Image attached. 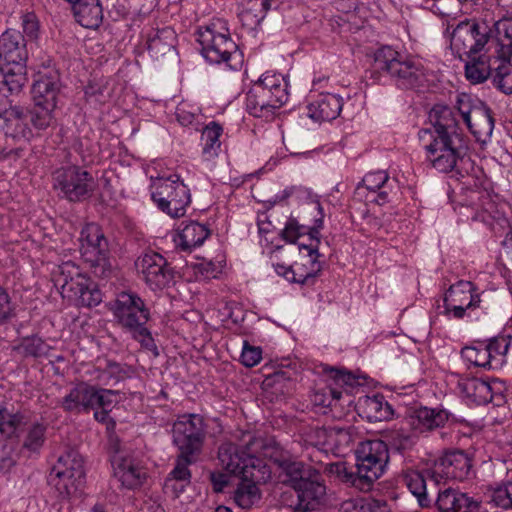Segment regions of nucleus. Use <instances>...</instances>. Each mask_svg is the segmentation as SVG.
Instances as JSON below:
<instances>
[{
    "label": "nucleus",
    "mask_w": 512,
    "mask_h": 512,
    "mask_svg": "<svg viewBox=\"0 0 512 512\" xmlns=\"http://www.w3.org/2000/svg\"><path fill=\"white\" fill-rule=\"evenodd\" d=\"M21 27L24 38L28 40H37L40 32V23L38 17L33 12H26L21 15Z\"/></svg>",
    "instance_id": "obj_58"
},
{
    "label": "nucleus",
    "mask_w": 512,
    "mask_h": 512,
    "mask_svg": "<svg viewBox=\"0 0 512 512\" xmlns=\"http://www.w3.org/2000/svg\"><path fill=\"white\" fill-rule=\"evenodd\" d=\"M364 408L370 421H386L393 417L394 410L382 394L366 397Z\"/></svg>",
    "instance_id": "obj_43"
},
{
    "label": "nucleus",
    "mask_w": 512,
    "mask_h": 512,
    "mask_svg": "<svg viewBox=\"0 0 512 512\" xmlns=\"http://www.w3.org/2000/svg\"><path fill=\"white\" fill-rule=\"evenodd\" d=\"M493 27L499 45L498 56L512 66V18L501 19Z\"/></svg>",
    "instance_id": "obj_42"
},
{
    "label": "nucleus",
    "mask_w": 512,
    "mask_h": 512,
    "mask_svg": "<svg viewBox=\"0 0 512 512\" xmlns=\"http://www.w3.org/2000/svg\"><path fill=\"white\" fill-rule=\"evenodd\" d=\"M77 23L88 29H97L103 21L100 0H73L68 3Z\"/></svg>",
    "instance_id": "obj_33"
},
{
    "label": "nucleus",
    "mask_w": 512,
    "mask_h": 512,
    "mask_svg": "<svg viewBox=\"0 0 512 512\" xmlns=\"http://www.w3.org/2000/svg\"><path fill=\"white\" fill-rule=\"evenodd\" d=\"M223 127L216 121L209 122L202 131V158L210 161L218 156L221 147L220 137Z\"/></svg>",
    "instance_id": "obj_39"
},
{
    "label": "nucleus",
    "mask_w": 512,
    "mask_h": 512,
    "mask_svg": "<svg viewBox=\"0 0 512 512\" xmlns=\"http://www.w3.org/2000/svg\"><path fill=\"white\" fill-rule=\"evenodd\" d=\"M173 443L179 452L198 456L205 441L206 424L199 414H184L174 422Z\"/></svg>",
    "instance_id": "obj_17"
},
{
    "label": "nucleus",
    "mask_w": 512,
    "mask_h": 512,
    "mask_svg": "<svg viewBox=\"0 0 512 512\" xmlns=\"http://www.w3.org/2000/svg\"><path fill=\"white\" fill-rule=\"evenodd\" d=\"M197 41L201 55L211 64L224 65L230 70H240L244 61L242 51L231 38L226 22L217 19L198 29Z\"/></svg>",
    "instance_id": "obj_6"
},
{
    "label": "nucleus",
    "mask_w": 512,
    "mask_h": 512,
    "mask_svg": "<svg viewBox=\"0 0 512 512\" xmlns=\"http://www.w3.org/2000/svg\"><path fill=\"white\" fill-rule=\"evenodd\" d=\"M110 462L113 479L122 489L135 490L140 488L147 478V472L133 457L132 452L125 448L117 438L109 443Z\"/></svg>",
    "instance_id": "obj_13"
},
{
    "label": "nucleus",
    "mask_w": 512,
    "mask_h": 512,
    "mask_svg": "<svg viewBox=\"0 0 512 512\" xmlns=\"http://www.w3.org/2000/svg\"><path fill=\"white\" fill-rule=\"evenodd\" d=\"M276 473L279 482L297 492L298 503L294 507V512L315 510L326 494V486L319 470L296 458Z\"/></svg>",
    "instance_id": "obj_4"
},
{
    "label": "nucleus",
    "mask_w": 512,
    "mask_h": 512,
    "mask_svg": "<svg viewBox=\"0 0 512 512\" xmlns=\"http://www.w3.org/2000/svg\"><path fill=\"white\" fill-rule=\"evenodd\" d=\"M182 225L177 246L183 251H190L192 248L202 245L210 235L209 228L197 221L182 222Z\"/></svg>",
    "instance_id": "obj_35"
},
{
    "label": "nucleus",
    "mask_w": 512,
    "mask_h": 512,
    "mask_svg": "<svg viewBox=\"0 0 512 512\" xmlns=\"http://www.w3.org/2000/svg\"><path fill=\"white\" fill-rule=\"evenodd\" d=\"M0 130L7 138L16 142H30L35 137L25 109L17 105L0 112Z\"/></svg>",
    "instance_id": "obj_21"
},
{
    "label": "nucleus",
    "mask_w": 512,
    "mask_h": 512,
    "mask_svg": "<svg viewBox=\"0 0 512 512\" xmlns=\"http://www.w3.org/2000/svg\"><path fill=\"white\" fill-rule=\"evenodd\" d=\"M289 98L288 82L278 73H264L246 94V108L250 115L271 119Z\"/></svg>",
    "instance_id": "obj_7"
},
{
    "label": "nucleus",
    "mask_w": 512,
    "mask_h": 512,
    "mask_svg": "<svg viewBox=\"0 0 512 512\" xmlns=\"http://www.w3.org/2000/svg\"><path fill=\"white\" fill-rule=\"evenodd\" d=\"M342 399H344L342 391L332 387H325L314 392L311 397V402L315 407L320 408L323 414H327L329 411H332L333 407H336Z\"/></svg>",
    "instance_id": "obj_46"
},
{
    "label": "nucleus",
    "mask_w": 512,
    "mask_h": 512,
    "mask_svg": "<svg viewBox=\"0 0 512 512\" xmlns=\"http://www.w3.org/2000/svg\"><path fill=\"white\" fill-rule=\"evenodd\" d=\"M511 337L498 335L488 340H475L461 349V357L475 367L485 370L498 369L505 362Z\"/></svg>",
    "instance_id": "obj_14"
},
{
    "label": "nucleus",
    "mask_w": 512,
    "mask_h": 512,
    "mask_svg": "<svg viewBox=\"0 0 512 512\" xmlns=\"http://www.w3.org/2000/svg\"><path fill=\"white\" fill-rule=\"evenodd\" d=\"M354 512H390L384 500L363 499L354 506Z\"/></svg>",
    "instance_id": "obj_62"
},
{
    "label": "nucleus",
    "mask_w": 512,
    "mask_h": 512,
    "mask_svg": "<svg viewBox=\"0 0 512 512\" xmlns=\"http://www.w3.org/2000/svg\"><path fill=\"white\" fill-rule=\"evenodd\" d=\"M116 394H118V392L115 390L97 387V393L94 397V409L105 408L112 410V396H115Z\"/></svg>",
    "instance_id": "obj_63"
},
{
    "label": "nucleus",
    "mask_w": 512,
    "mask_h": 512,
    "mask_svg": "<svg viewBox=\"0 0 512 512\" xmlns=\"http://www.w3.org/2000/svg\"><path fill=\"white\" fill-rule=\"evenodd\" d=\"M135 265L152 290L163 289L174 282L173 268L159 253H146L138 258Z\"/></svg>",
    "instance_id": "obj_19"
},
{
    "label": "nucleus",
    "mask_w": 512,
    "mask_h": 512,
    "mask_svg": "<svg viewBox=\"0 0 512 512\" xmlns=\"http://www.w3.org/2000/svg\"><path fill=\"white\" fill-rule=\"evenodd\" d=\"M484 292H478V288L471 281L460 280L452 284L445 292L443 302L463 305L470 310L486 311L484 305Z\"/></svg>",
    "instance_id": "obj_25"
},
{
    "label": "nucleus",
    "mask_w": 512,
    "mask_h": 512,
    "mask_svg": "<svg viewBox=\"0 0 512 512\" xmlns=\"http://www.w3.org/2000/svg\"><path fill=\"white\" fill-rule=\"evenodd\" d=\"M316 206H317V210L319 213V217L315 219L314 226H312V227L306 226V234L309 236L310 240L315 241L316 244L315 245H313L312 243H310L309 245L300 244L299 250H302V249L307 250L308 256L310 257V259L316 258L318 260V258L321 256L319 253L318 245L320 243V236H321L320 230L323 228L324 211H323V207L321 206V204L318 201L316 202Z\"/></svg>",
    "instance_id": "obj_50"
},
{
    "label": "nucleus",
    "mask_w": 512,
    "mask_h": 512,
    "mask_svg": "<svg viewBox=\"0 0 512 512\" xmlns=\"http://www.w3.org/2000/svg\"><path fill=\"white\" fill-rule=\"evenodd\" d=\"M20 347L23 349V352L26 356H31L34 358H39L46 356L50 347L45 341L38 336H30L25 337Z\"/></svg>",
    "instance_id": "obj_55"
},
{
    "label": "nucleus",
    "mask_w": 512,
    "mask_h": 512,
    "mask_svg": "<svg viewBox=\"0 0 512 512\" xmlns=\"http://www.w3.org/2000/svg\"><path fill=\"white\" fill-rule=\"evenodd\" d=\"M240 359L244 366L254 367L262 359V350L260 347L251 346L247 341H244Z\"/></svg>",
    "instance_id": "obj_60"
},
{
    "label": "nucleus",
    "mask_w": 512,
    "mask_h": 512,
    "mask_svg": "<svg viewBox=\"0 0 512 512\" xmlns=\"http://www.w3.org/2000/svg\"><path fill=\"white\" fill-rule=\"evenodd\" d=\"M198 456L187 455L179 452L175 459L174 468L169 472L164 481V491L178 498L190 485L192 473L189 466L196 463Z\"/></svg>",
    "instance_id": "obj_23"
},
{
    "label": "nucleus",
    "mask_w": 512,
    "mask_h": 512,
    "mask_svg": "<svg viewBox=\"0 0 512 512\" xmlns=\"http://www.w3.org/2000/svg\"><path fill=\"white\" fill-rule=\"evenodd\" d=\"M462 394L477 405H485L494 400L495 393L491 384L483 379L471 377L459 381Z\"/></svg>",
    "instance_id": "obj_34"
},
{
    "label": "nucleus",
    "mask_w": 512,
    "mask_h": 512,
    "mask_svg": "<svg viewBox=\"0 0 512 512\" xmlns=\"http://www.w3.org/2000/svg\"><path fill=\"white\" fill-rule=\"evenodd\" d=\"M489 503L502 509H512V481L504 482L490 491Z\"/></svg>",
    "instance_id": "obj_52"
},
{
    "label": "nucleus",
    "mask_w": 512,
    "mask_h": 512,
    "mask_svg": "<svg viewBox=\"0 0 512 512\" xmlns=\"http://www.w3.org/2000/svg\"><path fill=\"white\" fill-rule=\"evenodd\" d=\"M133 374V369L127 364H121L116 361L107 360L103 368H99L98 380L104 385L119 383Z\"/></svg>",
    "instance_id": "obj_45"
},
{
    "label": "nucleus",
    "mask_w": 512,
    "mask_h": 512,
    "mask_svg": "<svg viewBox=\"0 0 512 512\" xmlns=\"http://www.w3.org/2000/svg\"><path fill=\"white\" fill-rule=\"evenodd\" d=\"M280 0H241L242 9L238 16L242 25L250 30L256 29L270 10H276Z\"/></svg>",
    "instance_id": "obj_32"
},
{
    "label": "nucleus",
    "mask_w": 512,
    "mask_h": 512,
    "mask_svg": "<svg viewBox=\"0 0 512 512\" xmlns=\"http://www.w3.org/2000/svg\"><path fill=\"white\" fill-rule=\"evenodd\" d=\"M225 260L217 259L213 260H203L200 263L196 264V268L198 272L206 278H217L220 275L225 267Z\"/></svg>",
    "instance_id": "obj_59"
},
{
    "label": "nucleus",
    "mask_w": 512,
    "mask_h": 512,
    "mask_svg": "<svg viewBox=\"0 0 512 512\" xmlns=\"http://www.w3.org/2000/svg\"><path fill=\"white\" fill-rule=\"evenodd\" d=\"M385 445H387V454L389 451L404 455L406 452L413 449L417 442V436L404 429L388 430L384 434Z\"/></svg>",
    "instance_id": "obj_41"
},
{
    "label": "nucleus",
    "mask_w": 512,
    "mask_h": 512,
    "mask_svg": "<svg viewBox=\"0 0 512 512\" xmlns=\"http://www.w3.org/2000/svg\"><path fill=\"white\" fill-rule=\"evenodd\" d=\"M265 482L252 478L241 479L234 491L235 503L242 509H251L261 500V491L258 484Z\"/></svg>",
    "instance_id": "obj_38"
},
{
    "label": "nucleus",
    "mask_w": 512,
    "mask_h": 512,
    "mask_svg": "<svg viewBox=\"0 0 512 512\" xmlns=\"http://www.w3.org/2000/svg\"><path fill=\"white\" fill-rule=\"evenodd\" d=\"M25 77L22 70L14 71L13 69L5 70L2 67L0 75V94L5 97L19 93L23 87Z\"/></svg>",
    "instance_id": "obj_49"
},
{
    "label": "nucleus",
    "mask_w": 512,
    "mask_h": 512,
    "mask_svg": "<svg viewBox=\"0 0 512 512\" xmlns=\"http://www.w3.org/2000/svg\"><path fill=\"white\" fill-rule=\"evenodd\" d=\"M343 107L341 96L322 93L307 105V115L314 121H331L336 119Z\"/></svg>",
    "instance_id": "obj_31"
},
{
    "label": "nucleus",
    "mask_w": 512,
    "mask_h": 512,
    "mask_svg": "<svg viewBox=\"0 0 512 512\" xmlns=\"http://www.w3.org/2000/svg\"><path fill=\"white\" fill-rule=\"evenodd\" d=\"M470 61L465 64V76L473 84L483 83L491 74L488 61L483 56L467 57Z\"/></svg>",
    "instance_id": "obj_47"
},
{
    "label": "nucleus",
    "mask_w": 512,
    "mask_h": 512,
    "mask_svg": "<svg viewBox=\"0 0 512 512\" xmlns=\"http://www.w3.org/2000/svg\"><path fill=\"white\" fill-rule=\"evenodd\" d=\"M466 126L477 141L486 142L491 137L494 129V118L491 109L483 103L478 110L474 111V115Z\"/></svg>",
    "instance_id": "obj_36"
},
{
    "label": "nucleus",
    "mask_w": 512,
    "mask_h": 512,
    "mask_svg": "<svg viewBox=\"0 0 512 512\" xmlns=\"http://www.w3.org/2000/svg\"><path fill=\"white\" fill-rule=\"evenodd\" d=\"M429 73L423 61L412 56H402L390 46H383L374 53L373 62L366 70V78L373 83L389 79L402 90L420 91L427 87Z\"/></svg>",
    "instance_id": "obj_2"
},
{
    "label": "nucleus",
    "mask_w": 512,
    "mask_h": 512,
    "mask_svg": "<svg viewBox=\"0 0 512 512\" xmlns=\"http://www.w3.org/2000/svg\"><path fill=\"white\" fill-rule=\"evenodd\" d=\"M481 502L459 488L439 489L434 506L439 512H478Z\"/></svg>",
    "instance_id": "obj_24"
},
{
    "label": "nucleus",
    "mask_w": 512,
    "mask_h": 512,
    "mask_svg": "<svg viewBox=\"0 0 512 512\" xmlns=\"http://www.w3.org/2000/svg\"><path fill=\"white\" fill-rule=\"evenodd\" d=\"M493 82L503 93L512 94V71L505 67H498Z\"/></svg>",
    "instance_id": "obj_61"
},
{
    "label": "nucleus",
    "mask_w": 512,
    "mask_h": 512,
    "mask_svg": "<svg viewBox=\"0 0 512 512\" xmlns=\"http://www.w3.org/2000/svg\"><path fill=\"white\" fill-rule=\"evenodd\" d=\"M116 323L124 333L149 350H157L152 334L147 327L150 320V310L144 300L134 292L119 293L110 307Z\"/></svg>",
    "instance_id": "obj_5"
},
{
    "label": "nucleus",
    "mask_w": 512,
    "mask_h": 512,
    "mask_svg": "<svg viewBox=\"0 0 512 512\" xmlns=\"http://www.w3.org/2000/svg\"><path fill=\"white\" fill-rule=\"evenodd\" d=\"M26 424V419L20 410L9 409L7 406H0V434L4 437H11Z\"/></svg>",
    "instance_id": "obj_44"
},
{
    "label": "nucleus",
    "mask_w": 512,
    "mask_h": 512,
    "mask_svg": "<svg viewBox=\"0 0 512 512\" xmlns=\"http://www.w3.org/2000/svg\"><path fill=\"white\" fill-rule=\"evenodd\" d=\"M82 255L90 264L92 273L99 278H108L113 272L109 258V244L101 227L95 223L85 225L81 231Z\"/></svg>",
    "instance_id": "obj_15"
},
{
    "label": "nucleus",
    "mask_w": 512,
    "mask_h": 512,
    "mask_svg": "<svg viewBox=\"0 0 512 512\" xmlns=\"http://www.w3.org/2000/svg\"><path fill=\"white\" fill-rule=\"evenodd\" d=\"M309 261L311 269L307 273H299L294 266H288L287 268H284L283 277L291 283H298L302 285L313 284L322 270V265L316 258H312Z\"/></svg>",
    "instance_id": "obj_48"
},
{
    "label": "nucleus",
    "mask_w": 512,
    "mask_h": 512,
    "mask_svg": "<svg viewBox=\"0 0 512 512\" xmlns=\"http://www.w3.org/2000/svg\"><path fill=\"white\" fill-rule=\"evenodd\" d=\"M483 103L484 102L477 97H473L467 93H460L457 95L456 108L462 116L465 124H469V121L474 115V111L478 110Z\"/></svg>",
    "instance_id": "obj_53"
},
{
    "label": "nucleus",
    "mask_w": 512,
    "mask_h": 512,
    "mask_svg": "<svg viewBox=\"0 0 512 512\" xmlns=\"http://www.w3.org/2000/svg\"><path fill=\"white\" fill-rule=\"evenodd\" d=\"M306 235V226L299 224L297 219L289 218L285 227L280 232V237L288 243H296L297 240Z\"/></svg>",
    "instance_id": "obj_57"
},
{
    "label": "nucleus",
    "mask_w": 512,
    "mask_h": 512,
    "mask_svg": "<svg viewBox=\"0 0 512 512\" xmlns=\"http://www.w3.org/2000/svg\"><path fill=\"white\" fill-rule=\"evenodd\" d=\"M151 198L159 210L172 218L185 215L191 203L188 186L176 174L157 177L151 183Z\"/></svg>",
    "instance_id": "obj_9"
},
{
    "label": "nucleus",
    "mask_w": 512,
    "mask_h": 512,
    "mask_svg": "<svg viewBox=\"0 0 512 512\" xmlns=\"http://www.w3.org/2000/svg\"><path fill=\"white\" fill-rule=\"evenodd\" d=\"M55 109L56 108L33 103V106L26 111L28 123L33 129L35 136H40L41 132L47 130L55 123Z\"/></svg>",
    "instance_id": "obj_40"
},
{
    "label": "nucleus",
    "mask_w": 512,
    "mask_h": 512,
    "mask_svg": "<svg viewBox=\"0 0 512 512\" xmlns=\"http://www.w3.org/2000/svg\"><path fill=\"white\" fill-rule=\"evenodd\" d=\"M96 393L97 386L80 381L60 400L59 406L64 412L70 414H87L94 409Z\"/></svg>",
    "instance_id": "obj_22"
},
{
    "label": "nucleus",
    "mask_w": 512,
    "mask_h": 512,
    "mask_svg": "<svg viewBox=\"0 0 512 512\" xmlns=\"http://www.w3.org/2000/svg\"><path fill=\"white\" fill-rule=\"evenodd\" d=\"M456 421L457 419L453 414L442 408L420 407L415 409L409 417L411 428L419 433L442 428L446 423Z\"/></svg>",
    "instance_id": "obj_27"
},
{
    "label": "nucleus",
    "mask_w": 512,
    "mask_h": 512,
    "mask_svg": "<svg viewBox=\"0 0 512 512\" xmlns=\"http://www.w3.org/2000/svg\"><path fill=\"white\" fill-rule=\"evenodd\" d=\"M249 437L246 449L231 442L222 443L218 448V460L221 467L230 475L240 479L252 478L257 481H267L271 471L265 462L253 455L249 450L253 436Z\"/></svg>",
    "instance_id": "obj_8"
},
{
    "label": "nucleus",
    "mask_w": 512,
    "mask_h": 512,
    "mask_svg": "<svg viewBox=\"0 0 512 512\" xmlns=\"http://www.w3.org/2000/svg\"><path fill=\"white\" fill-rule=\"evenodd\" d=\"M6 439L0 441V473L6 474L17 464L19 459V446Z\"/></svg>",
    "instance_id": "obj_51"
},
{
    "label": "nucleus",
    "mask_w": 512,
    "mask_h": 512,
    "mask_svg": "<svg viewBox=\"0 0 512 512\" xmlns=\"http://www.w3.org/2000/svg\"><path fill=\"white\" fill-rule=\"evenodd\" d=\"M175 41L176 35L173 29L169 27L158 29L148 38V52L152 58L158 60L174 50Z\"/></svg>",
    "instance_id": "obj_37"
},
{
    "label": "nucleus",
    "mask_w": 512,
    "mask_h": 512,
    "mask_svg": "<svg viewBox=\"0 0 512 512\" xmlns=\"http://www.w3.org/2000/svg\"><path fill=\"white\" fill-rule=\"evenodd\" d=\"M430 128L419 131V139L425 142L428 137L464 136L458 131V121L453 109L447 105L436 104L428 114Z\"/></svg>",
    "instance_id": "obj_20"
},
{
    "label": "nucleus",
    "mask_w": 512,
    "mask_h": 512,
    "mask_svg": "<svg viewBox=\"0 0 512 512\" xmlns=\"http://www.w3.org/2000/svg\"><path fill=\"white\" fill-rule=\"evenodd\" d=\"M57 279L61 283L62 294L73 299L78 306L95 307L102 301L101 291L84 274L79 266L71 261L64 262L60 267Z\"/></svg>",
    "instance_id": "obj_11"
},
{
    "label": "nucleus",
    "mask_w": 512,
    "mask_h": 512,
    "mask_svg": "<svg viewBox=\"0 0 512 512\" xmlns=\"http://www.w3.org/2000/svg\"><path fill=\"white\" fill-rule=\"evenodd\" d=\"M433 477L431 469L407 468L402 470L401 479L409 492L416 498L417 503L422 509L434 507V497L428 490L426 477Z\"/></svg>",
    "instance_id": "obj_29"
},
{
    "label": "nucleus",
    "mask_w": 512,
    "mask_h": 512,
    "mask_svg": "<svg viewBox=\"0 0 512 512\" xmlns=\"http://www.w3.org/2000/svg\"><path fill=\"white\" fill-rule=\"evenodd\" d=\"M53 187L62 198L70 202H80L92 196L95 180L92 174L80 166L62 167L53 175Z\"/></svg>",
    "instance_id": "obj_16"
},
{
    "label": "nucleus",
    "mask_w": 512,
    "mask_h": 512,
    "mask_svg": "<svg viewBox=\"0 0 512 512\" xmlns=\"http://www.w3.org/2000/svg\"><path fill=\"white\" fill-rule=\"evenodd\" d=\"M362 188H366L374 195L370 201L384 205L391 201L392 194H396L398 183L395 178H390L386 171L378 170L364 176L357 190L360 191Z\"/></svg>",
    "instance_id": "obj_28"
},
{
    "label": "nucleus",
    "mask_w": 512,
    "mask_h": 512,
    "mask_svg": "<svg viewBox=\"0 0 512 512\" xmlns=\"http://www.w3.org/2000/svg\"><path fill=\"white\" fill-rule=\"evenodd\" d=\"M449 29L450 25L444 33L450 38L451 49L462 60L463 57H472L480 53L493 33L492 27L485 21L475 19H465L460 21L451 32Z\"/></svg>",
    "instance_id": "obj_10"
},
{
    "label": "nucleus",
    "mask_w": 512,
    "mask_h": 512,
    "mask_svg": "<svg viewBox=\"0 0 512 512\" xmlns=\"http://www.w3.org/2000/svg\"><path fill=\"white\" fill-rule=\"evenodd\" d=\"M84 460L81 454L69 449L59 456L52 467L48 481L63 498L74 494L84 483Z\"/></svg>",
    "instance_id": "obj_12"
},
{
    "label": "nucleus",
    "mask_w": 512,
    "mask_h": 512,
    "mask_svg": "<svg viewBox=\"0 0 512 512\" xmlns=\"http://www.w3.org/2000/svg\"><path fill=\"white\" fill-rule=\"evenodd\" d=\"M16 316V307L8 289L0 283V326L8 324Z\"/></svg>",
    "instance_id": "obj_56"
},
{
    "label": "nucleus",
    "mask_w": 512,
    "mask_h": 512,
    "mask_svg": "<svg viewBox=\"0 0 512 512\" xmlns=\"http://www.w3.org/2000/svg\"><path fill=\"white\" fill-rule=\"evenodd\" d=\"M25 419L26 424L15 436L5 437L6 439H19L22 434L20 449L27 452L30 456L39 455L47 440L48 424L44 420H35L29 422V417L20 411Z\"/></svg>",
    "instance_id": "obj_30"
},
{
    "label": "nucleus",
    "mask_w": 512,
    "mask_h": 512,
    "mask_svg": "<svg viewBox=\"0 0 512 512\" xmlns=\"http://www.w3.org/2000/svg\"><path fill=\"white\" fill-rule=\"evenodd\" d=\"M424 143L426 159L441 173L455 172L461 182L462 194L457 204L477 210L486 182L484 171L467 157L468 146L464 136L428 137Z\"/></svg>",
    "instance_id": "obj_1"
},
{
    "label": "nucleus",
    "mask_w": 512,
    "mask_h": 512,
    "mask_svg": "<svg viewBox=\"0 0 512 512\" xmlns=\"http://www.w3.org/2000/svg\"><path fill=\"white\" fill-rule=\"evenodd\" d=\"M269 458L273 465L276 467L277 472L295 457L289 451L281 447H275L272 449Z\"/></svg>",
    "instance_id": "obj_64"
},
{
    "label": "nucleus",
    "mask_w": 512,
    "mask_h": 512,
    "mask_svg": "<svg viewBox=\"0 0 512 512\" xmlns=\"http://www.w3.org/2000/svg\"><path fill=\"white\" fill-rule=\"evenodd\" d=\"M323 373L327 375L337 386L352 388L357 384V378L344 368L323 366Z\"/></svg>",
    "instance_id": "obj_54"
},
{
    "label": "nucleus",
    "mask_w": 512,
    "mask_h": 512,
    "mask_svg": "<svg viewBox=\"0 0 512 512\" xmlns=\"http://www.w3.org/2000/svg\"><path fill=\"white\" fill-rule=\"evenodd\" d=\"M355 458L356 463L351 466L347 462L328 463L325 471L347 485L360 491H368L387 468V445L380 439L360 442L355 450Z\"/></svg>",
    "instance_id": "obj_3"
},
{
    "label": "nucleus",
    "mask_w": 512,
    "mask_h": 512,
    "mask_svg": "<svg viewBox=\"0 0 512 512\" xmlns=\"http://www.w3.org/2000/svg\"><path fill=\"white\" fill-rule=\"evenodd\" d=\"M471 457L463 450L445 451L434 461L432 475L435 478L464 481L473 475Z\"/></svg>",
    "instance_id": "obj_18"
},
{
    "label": "nucleus",
    "mask_w": 512,
    "mask_h": 512,
    "mask_svg": "<svg viewBox=\"0 0 512 512\" xmlns=\"http://www.w3.org/2000/svg\"><path fill=\"white\" fill-rule=\"evenodd\" d=\"M60 91V75L56 70L39 72L32 87L33 103L56 108Z\"/></svg>",
    "instance_id": "obj_26"
}]
</instances>
